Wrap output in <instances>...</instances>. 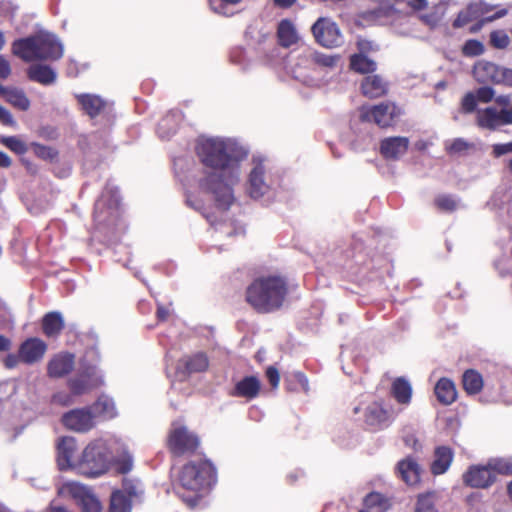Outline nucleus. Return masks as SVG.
<instances>
[{"label": "nucleus", "mask_w": 512, "mask_h": 512, "mask_svg": "<svg viewBox=\"0 0 512 512\" xmlns=\"http://www.w3.org/2000/svg\"><path fill=\"white\" fill-rule=\"evenodd\" d=\"M197 154L206 169L202 187L214 195L219 207L227 209L234 200L232 187L240 180V162L246 152L230 139L201 138Z\"/></svg>", "instance_id": "1"}, {"label": "nucleus", "mask_w": 512, "mask_h": 512, "mask_svg": "<svg viewBox=\"0 0 512 512\" xmlns=\"http://www.w3.org/2000/svg\"><path fill=\"white\" fill-rule=\"evenodd\" d=\"M112 461L119 463V470L122 473H127L132 469V457L126 448L123 447L121 455L116 458L108 450L105 442L97 440L84 449L81 458L77 461V469L83 475L97 477L106 471Z\"/></svg>", "instance_id": "2"}, {"label": "nucleus", "mask_w": 512, "mask_h": 512, "mask_svg": "<svg viewBox=\"0 0 512 512\" xmlns=\"http://www.w3.org/2000/svg\"><path fill=\"white\" fill-rule=\"evenodd\" d=\"M287 292V284L282 277H261L247 288L246 299L257 311L268 313L283 305Z\"/></svg>", "instance_id": "3"}, {"label": "nucleus", "mask_w": 512, "mask_h": 512, "mask_svg": "<svg viewBox=\"0 0 512 512\" xmlns=\"http://www.w3.org/2000/svg\"><path fill=\"white\" fill-rule=\"evenodd\" d=\"M12 53L25 62L34 60L55 61L63 56V45L54 34L40 32L14 41Z\"/></svg>", "instance_id": "4"}, {"label": "nucleus", "mask_w": 512, "mask_h": 512, "mask_svg": "<svg viewBox=\"0 0 512 512\" xmlns=\"http://www.w3.org/2000/svg\"><path fill=\"white\" fill-rule=\"evenodd\" d=\"M214 478L215 469L208 461L190 462L185 465L180 473L179 481L189 495L181 494L183 501L189 507H194L200 499V492L210 486Z\"/></svg>", "instance_id": "5"}, {"label": "nucleus", "mask_w": 512, "mask_h": 512, "mask_svg": "<svg viewBox=\"0 0 512 512\" xmlns=\"http://www.w3.org/2000/svg\"><path fill=\"white\" fill-rule=\"evenodd\" d=\"M199 445V439L185 426L173 424L168 436V448L175 456L191 453Z\"/></svg>", "instance_id": "6"}, {"label": "nucleus", "mask_w": 512, "mask_h": 512, "mask_svg": "<svg viewBox=\"0 0 512 512\" xmlns=\"http://www.w3.org/2000/svg\"><path fill=\"white\" fill-rule=\"evenodd\" d=\"M400 114V109L392 102L363 106L360 110V118L363 121L374 122L380 127L391 126Z\"/></svg>", "instance_id": "7"}, {"label": "nucleus", "mask_w": 512, "mask_h": 512, "mask_svg": "<svg viewBox=\"0 0 512 512\" xmlns=\"http://www.w3.org/2000/svg\"><path fill=\"white\" fill-rule=\"evenodd\" d=\"M316 42L325 48L338 47L343 37L338 25L330 18L320 17L311 27Z\"/></svg>", "instance_id": "8"}, {"label": "nucleus", "mask_w": 512, "mask_h": 512, "mask_svg": "<svg viewBox=\"0 0 512 512\" xmlns=\"http://www.w3.org/2000/svg\"><path fill=\"white\" fill-rule=\"evenodd\" d=\"M59 493H67L72 496L83 512L102 511V504L100 500L87 486L81 485L77 482H67L60 488Z\"/></svg>", "instance_id": "9"}, {"label": "nucleus", "mask_w": 512, "mask_h": 512, "mask_svg": "<svg viewBox=\"0 0 512 512\" xmlns=\"http://www.w3.org/2000/svg\"><path fill=\"white\" fill-rule=\"evenodd\" d=\"M475 79L480 83L512 85V70L500 67L492 62L480 61L473 69Z\"/></svg>", "instance_id": "10"}, {"label": "nucleus", "mask_w": 512, "mask_h": 512, "mask_svg": "<svg viewBox=\"0 0 512 512\" xmlns=\"http://www.w3.org/2000/svg\"><path fill=\"white\" fill-rule=\"evenodd\" d=\"M63 425L75 432H87L95 425L94 415L88 408L73 409L62 417Z\"/></svg>", "instance_id": "11"}, {"label": "nucleus", "mask_w": 512, "mask_h": 512, "mask_svg": "<svg viewBox=\"0 0 512 512\" xmlns=\"http://www.w3.org/2000/svg\"><path fill=\"white\" fill-rule=\"evenodd\" d=\"M103 383L102 374L95 366L87 368L75 378L69 380L73 394H84Z\"/></svg>", "instance_id": "12"}, {"label": "nucleus", "mask_w": 512, "mask_h": 512, "mask_svg": "<svg viewBox=\"0 0 512 512\" xmlns=\"http://www.w3.org/2000/svg\"><path fill=\"white\" fill-rule=\"evenodd\" d=\"M496 481V475L488 464L471 465L463 474V482L472 488L486 489Z\"/></svg>", "instance_id": "13"}, {"label": "nucleus", "mask_w": 512, "mask_h": 512, "mask_svg": "<svg viewBox=\"0 0 512 512\" xmlns=\"http://www.w3.org/2000/svg\"><path fill=\"white\" fill-rule=\"evenodd\" d=\"M477 121L483 128L494 129L500 125L512 124V112L509 109L499 111L495 108H486L478 111Z\"/></svg>", "instance_id": "14"}, {"label": "nucleus", "mask_w": 512, "mask_h": 512, "mask_svg": "<svg viewBox=\"0 0 512 512\" xmlns=\"http://www.w3.org/2000/svg\"><path fill=\"white\" fill-rule=\"evenodd\" d=\"M46 350V343L39 338H29L19 347L22 362L29 365L39 362L46 353Z\"/></svg>", "instance_id": "15"}, {"label": "nucleus", "mask_w": 512, "mask_h": 512, "mask_svg": "<svg viewBox=\"0 0 512 512\" xmlns=\"http://www.w3.org/2000/svg\"><path fill=\"white\" fill-rule=\"evenodd\" d=\"M74 364L73 354L58 353L48 361L47 374L50 378H62L73 370Z\"/></svg>", "instance_id": "16"}, {"label": "nucleus", "mask_w": 512, "mask_h": 512, "mask_svg": "<svg viewBox=\"0 0 512 512\" xmlns=\"http://www.w3.org/2000/svg\"><path fill=\"white\" fill-rule=\"evenodd\" d=\"M269 189L265 179V167L261 161L254 162V167L249 174L248 192L252 198L262 197Z\"/></svg>", "instance_id": "17"}, {"label": "nucleus", "mask_w": 512, "mask_h": 512, "mask_svg": "<svg viewBox=\"0 0 512 512\" xmlns=\"http://www.w3.org/2000/svg\"><path fill=\"white\" fill-rule=\"evenodd\" d=\"M76 441L72 437H63L57 444V464L60 470L77 468V462L73 461L76 451Z\"/></svg>", "instance_id": "18"}, {"label": "nucleus", "mask_w": 512, "mask_h": 512, "mask_svg": "<svg viewBox=\"0 0 512 512\" xmlns=\"http://www.w3.org/2000/svg\"><path fill=\"white\" fill-rule=\"evenodd\" d=\"M408 146L407 137H388L381 141L380 152L386 159L396 160L407 152Z\"/></svg>", "instance_id": "19"}, {"label": "nucleus", "mask_w": 512, "mask_h": 512, "mask_svg": "<svg viewBox=\"0 0 512 512\" xmlns=\"http://www.w3.org/2000/svg\"><path fill=\"white\" fill-rule=\"evenodd\" d=\"M365 423L373 428H380L389 421V413L380 402H373L365 409Z\"/></svg>", "instance_id": "20"}, {"label": "nucleus", "mask_w": 512, "mask_h": 512, "mask_svg": "<svg viewBox=\"0 0 512 512\" xmlns=\"http://www.w3.org/2000/svg\"><path fill=\"white\" fill-rule=\"evenodd\" d=\"M448 3L444 0L436 3L430 10L423 9L419 11V19L430 28L437 27L444 18Z\"/></svg>", "instance_id": "21"}, {"label": "nucleus", "mask_w": 512, "mask_h": 512, "mask_svg": "<svg viewBox=\"0 0 512 512\" xmlns=\"http://www.w3.org/2000/svg\"><path fill=\"white\" fill-rule=\"evenodd\" d=\"M361 89L366 97L378 98L386 94L387 84L380 76L370 75L362 81Z\"/></svg>", "instance_id": "22"}, {"label": "nucleus", "mask_w": 512, "mask_h": 512, "mask_svg": "<svg viewBox=\"0 0 512 512\" xmlns=\"http://www.w3.org/2000/svg\"><path fill=\"white\" fill-rule=\"evenodd\" d=\"M435 395L443 405L452 404L457 397L454 383L448 378H441L435 385Z\"/></svg>", "instance_id": "23"}, {"label": "nucleus", "mask_w": 512, "mask_h": 512, "mask_svg": "<svg viewBox=\"0 0 512 512\" xmlns=\"http://www.w3.org/2000/svg\"><path fill=\"white\" fill-rule=\"evenodd\" d=\"M277 35L280 45L285 48L292 46L299 40V35L294 24L287 19L279 23Z\"/></svg>", "instance_id": "24"}, {"label": "nucleus", "mask_w": 512, "mask_h": 512, "mask_svg": "<svg viewBox=\"0 0 512 512\" xmlns=\"http://www.w3.org/2000/svg\"><path fill=\"white\" fill-rule=\"evenodd\" d=\"M260 390V382L256 377H245L239 381L233 391L234 396L245 397L248 399L258 395Z\"/></svg>", "instance_id": "25"}, {"label": "nucleus", "mask_w": 512, "mask_h": 512, "mask_svg": "<svg viewBox=\"0 0 512 512\" xmlns=\"http://www.w3.org/2000/svg\"><path fill=\"white\" fill-rule=\"evenodd\" d=\"M398 472L408 485H415L419 482L420 472L418 464L410 459H404L398 463L397 466Z\"/></svg>", "instance_id": "26"}, {"label": "nucleus", "mask_w": 512, "mask_h": 512, "mask_svg": "<svg viewBox=\"0 0 512 512\" xmlns=\"http://www.w3.org/2000/svg\"><path fill=\"white\" fill-rule=\"evenodd\" d=\"M482 5L478 4V2H472L463 10H461L456 19L453 22V27L460 28L472 22L474 20H478L482 17Z\"/></svg>", "instance_id": "27"}, {"label": "nucleus", "mask_w": 512, "mask_h": 512, "mask_svg": "<svg viewBox=\"0 0 512 512\" xmlns=\"http://www.w3.org/2000/svg\"><path fill=\"white\" fill-rule=\"evenodd\" d=\"M82 109L90 116L95 117L105 108L106 102L97 95L83 94L78 96Z\"/></svg>", "instance_id": "28"}, {"label": "nucleus", "mask_w": 512, "mask_h": 512, "mask_svg": "<svg viewBox=\"0 0 512 512\" xmlns=\"http://www.w3.org/2000/svg\"><path fill=\"white\" fill-rule=\"evenodd\" d=\"M29 78L33 81L39 82L43 85H49L55 82V71L46 65L35 64L28 70Z\"/></svg>", "instance_id": "29"}, {"label": "nucleus", "mask_w": 512, "mask_h": 512, "mask_svg": "<svg viewBox=\"0 0 512 512\" xmlns=\"http://www.w3.org/2000/svg\"><path fill=\"white\" fill-rule=\"evenodd\" d=\"M453 459L450 448L442 446L435 450V459L432 463V472L434 474H443L449 468Z\"/></svg>", "instance_id": "30"}, {"label": "nucleus", "mask_w": 512, "mask_h": 512, "mask_svg": "<svg viewBox=\"0 0 512 512\" xmlns=\"http://www.w3.org/2000/svg\"><path fill=\"white\" fill-rule=\"evenodd\" d=\"M43 331L46 336H57L64 327V320L59 312H50L46 314L42 321Z\"/></svg>", "instance_id": "31"}, {"label": "nucleus", "mask_w": 512, "mask_h": 512, "mask_svg": "<svg viewBox=\"0 0 512 512\" xmlns=\"http://www.w3.org/2000/svg\"><path fill=\"white\" fill-rule=\"evenodd\" d=\"M462 382L464 390L470 395L478 394L483 388L481 374L473 369L464 372Z\"/></svg>", "instance_id": "32"}, {"label": "nucleus", "mask_w": 512, "mask_h": 512, "mask_svg": "<svg viewBox=\"0 0 512 512\" xmlns=\"http://www.w3.org/2000/svg\"><path fill=\"white\" fill-rule=\"evenodd\" d=\"M365 509L360 512H385L388 509L387 500L379 493H370L364 500Z\"/></svg>", "instance_id": "33"}, {"label": "nucleus", "mask_w": 512, "mask_h": 512, "mask_svg": "<svg viewBox=\"0 0 512 512\" xmlns=\"http://www.w3.org/2000/svg\"><path fill=\"white\" fill-rule=\"evenodd\" d=\"M392 393L398 402L406 404L411 399V385L405 379L398 378L392 385Z\"/></svg>", "instance_id": "34"}, {"label": "nucleus", "mask_w": 512, "mask_h": 512, "mask_svg": "<svg viewBox=\"0 0 512 512\" xmlns=\"http://www.w3.org/2000/svg\"><path fill=\"white\" fill-rule=\"evenodd\" d=\"M6 100L14 107L26 111L30 107V101L25 93L18 89H8L3 93Z\"/></svg>", "instance_id": "35"}, {"label": "nucleus", "mask_w": 512, "mask_h": 512, "mask_svg": "<svg viewBox=\"0 0 512 512\" xmlns=\"http://www.w3.org/2000/svg\"><path fill=\"white\" fill-rule=\"evenodd\" d=\"M351 68L359 73H370L375 71L376 63L362 54H355L350 59Z\"/></svg>", "instance_id": "36"}, {"label": "nucleus", "mask_w": 512, "mask_h": 512, "mask_svg": "<svg viewBox=\"0 0 512 512\" xmlns=\"http://www.w3.org/2000/svg\"><path fill=\"white\" fill-rule=\"evenodd\" d=\"M181 362L189 373L202 372L208 367V359L204 353H197L192 357L183 358Z\"/></svg>", "instance_id": "37"}, {"label": "nucleus", "mask_w": 512, "mask_h": 512, "mask_svg": "<svg viewBox=\"0 0 512 512\" xmlns=\"http://www.w3.org/2000/svg\"><path fill=\"white\" fill-rule=\"evenodd\" d=\"M131 503L124 492L115 491L111 495L109 512H130Z\"/></svg>", "instance_id": "38"}, {"label": "nucleus", "mask_w": 512, "mask_h": 512, "mask_svg": "<svg viewBox=\"0 0 512 512\" xmlns=\"http://www.w3.org/2000/svg\"><path fill=\"white\" fill-rule=\"evenodd\" d=\"M487 464L495 475H512V459L510 458H492Z\"/></svg>", "instance_id": "39"}, {"label": "nucleus", "mask_w": 512, "mask_h": 512, "mask_svg": "<svg viewBox=\"0 0 512 512\" xmlns=\"http://www.w3.org/2000/svg\"><path fill=\"white\" fill-rule=\"evenodd\" d=\"M415 512H438L434 505V496L431 493L418 496Z\"/></svg>", "instance_id": "40"}, {"label": "nucleus", "mask_w": 512, "mask_h": 512, "mask_svg": "<svg viewBox=\"0 0 512 512\" xmlns=\"http://www.w3.org/2000/svg\"><path fill=\"white\" fill-rule=\"evenodd\" d=\"M310 57L315 64L328 68L335 67L340 59L339 56L328 55L321 52H313Z\"/></svg>", "instance_id": "41"}, {"label": "nucleus", "mask_w": 512, "mask_h": 512, "mask_svg": "<svg viewBox=\"0 0 512 512\" xmlns=\"http://www.w3.org/2000/svg\"><path fill=\"white\" fill-rule=\"evenodd\" d=\"M95 409L103 413L106 417H113L116 414L114 402L106 397L99 398L95 403Z\"/></svg>", "instance_id": "42"}, {"label": "nucleus", "mask_w": 512, "mask_h": 512, "mask_svg": "<svg viewBox=\"0 0 512 512\" xmlns=\"http://www.w3.org/2000/svg\"><path fill=\"white\" fill-rule=\"evenodd\" d=\"M1 142L17 154H24L27 150L25 143L15 136L3 137Z\"/></svg>", "instance_id": "43"}, {"label": "nucleus", "mask_w": 512, "mask_h": 512, "mask_svg": "<svg viewBox=\"0 0 512 512\" xmlns=\"http://www.w3.org/2000/svg\"><path fill=\"white\" fill-rule=\"evenodd\" d=\"M462 51L466 56H478L484 52V45L478 40H468L464 44Z\"/></svg>", "instance_id": "44"}, {"label": "nucleus", "mask_w": 512, "mask_h": 512, "mask_svg": "<svg viewBox=\"0 0 512 512\" xmlns=\"http://www.w3.org/2000/svg\"><path fill=\"white\" fill-rule=\"evenodd\" d=\"M436 206L443 211H453L457 208V201L448 195H440L435 199Z\"/></svg>", "instance_id": "45"}, {"label": "nucleus", "mask_w": 512, "mask_h": 512, "mask_svg": "<svg viewBox=\"0 0 512 512\" xmlns=\"http://www.w3.org/2000/svg\"><path fill=\"white\" fill-rule=\"evenodd\" d=\"M490 40L492 45L499 49L506 48L510 42L508 35L501 30L493 31L490 34Z\"/></svg>", "instance_id": "46"}, {"label": "nucleus", "mask_w": 512, "mask_h": 512, "mask_svg": "<svg viewBox=\"0 0 512 512\" xmlns=\"http://www.w3.org/2000/svg\"><path fill=\"white\" fill-rule=\"evenodd\" d=\"M470 144L462 138H456L449 144H446V149L450 154H460L470 148Z\"/></svg>", "instance_id": "47"}, {"label": "nucleus", "mask_w": 512, "mask_h": 512, "mask_svg": "<svg viewBox=\"0 0 512 512\" xmlns=\"http://www.w3.org/2000/svg\"><path fill=\"white\" fill-rule=\"evenodd\" d=\"M129 497H138L142 494L141 485L133 480L125 479L123 482V491Z\"/></svg>", "instance_id": "48"}, {"label": "nucleus", "mask_w": 512, "mask_h": 512, "mask_svg": "<svg viewBox=\"0 0 512 512\" xmlns=\"http://www.w3.org/2000/svg\"><path fill=\"white\" fill-rule=\"evenodd\" d=\"M477 98L475 93L469 92L462 99V110L465 113H471L475 110L477 105Z\"/></svg>", "instance_id": "49"}, {"label": "nucleus", "mask_w": 512, "mask_h": 512, "mask_svg": "<svg viewBox=\"0 0 512 512\" xmlns=\"http://www.w3.org/2000/svg\"><path fill=\"white\" fill-rule=\"evenodd\" d=\"M172 122V117L167 116L163 118L158 124V134L162 138H169L172 134L175 133V127H171L169 131H166V128Z\"/></svg>", "instance_id": "50"}, {"label": "nucleus", "mask_w": 512, "mask_h": 512, "mask_svg": "<svg viewBox=\"0 0 512 512\" xmlns=\"http://www.w3.org/2000/svg\"><path fill=\"white\" fill-rule=\"evenodd\" d=\"M475 95L478 101L488 103L493 99L495 92L492 88L484 86L477 89Z\"/></svg>", "instance_id": "51"}, {"label": "nucleus", "mask_w": 512, "mask_h": 512, "mask_svg": "<svg viewBox=\"0 0 512 512\" xmlns=\"http://www.w3.org/2000/svg\"><path fill=\"white\" fill-rule=\"evenodd\" d=\"M52 401L56 404H60L63 406L70 405L73 402L72 396L65 392H58L54 394L52 397Z\"/></svg>", "instance_id": "52"}, {"label": "nucleus", "mask_w": 512, "mask_h": 512, "mask_svg": "<svg viewBox=\"0 0 512 512\" xmlns=\"http://www.w3.org/2000/svg\"><path fill=\"white\" fill-rule=\"evenodd\" d=\"M512 152V141L504 144H495L493 146V153L495 156L499 157L504 154H508Z\"/></svg>", "instance_id": "53"}, {"label": "nucleus", "mask_w": 512, "mask_h": 512, "mask_svg": "<svg viewBox=\"0 0 512 512\" xmlns=\"http://www.w3.org/2000/svg\"><path fill=\"white\" fill-rule=\"evenodd\" d=\"M266 376H267L270 384L272 385V387H274V388L278 387L279 382H280V376H279V372L276 368L269 367L266 371Z\"/></svg>", "instance_id": "54"}, {"label": "nucleus", "mask_w": 512, "mask_h": 512, "mask_svg": "<svg viewBox=\"0 0 512 512\" xmlns=\"http://www.w3.org/2000/svg\"><path fill=\"white\" fill-rule=\"evenodd\" d=\"M22 362L20 353L18 352V355L16 354H8L4 358V365L8 369H13L18 366V364Z\"/></svg>", "instance_id": "55"}, {"label": "nucleus", "mask_w": 512, "mask_h": 512, "mask_svg": "<svg viewBox=\"0 0 512 512\" xmlns=\"http://www.w3.org/2000/svg\"><path fill=\"white\" fill-rule=\"evenodd\" d=\"M10 74V63L2 55H0V78L6 79L10 76Z\"/></svg>", "instance_id": "56"}, {"label": "nucleus", "mask_w": 512, "mask_h": 512, "mask_svg": "<svg viewBox=\"0 0 512 512\" xmlns=\"http://www.w3.org/2000/svg\"><path fill=\"white\" fill-rule=\"evenodd\" d=\"M0 121L5 125H15V121L11 113L0 105Z\"/></svg>", "instance_id": "57"}, {"label": "nucleus", "mask_w": 512, "mask_h": 512, "mask_svg": "<svg viewBox=\"0 0 512 512\" xmlns=\"http://www.w3.org/2000/svg\"><path fill=\"white\" fill-rule=\"evenodd\" d=\"M357 47L360 51L359 54H362V55L375 49L374 44L371 41H368L365 39H359L357 41Z\"/></svg>", "instance_id": "58"}, {"label": "nucleus", "mask_w": 512, "mask_h": 512, "mask_svg": "<svg viewBox=\"0 0 512 512\" xmlns=\"http://www.w3.org/2000/svg\"><path fill=\"white\" fill-rule=\"evenodd\" d=\"M428 5L427 0H412L411 6L414 10L421 11L425 9Z\"/></svg>", "instance_id": "59"}, {"label": "nucleus", "mask_w": 512, "mask_h": 512, "mask_svg": "<svg viewBox=\"0 0 512 512\" xmlns=\"http://www.w3.org/2000/svg\"><path fill=\"white\" fill-rule=\"evenodd\" d=\"M169 316V310L163 305H158L157 308V317L160 320H166Z\"/></svg>", "instance_id": "60"}, {"label": "nucleus", "mask_w": 512, "mask_h": 512, "mask_svg": "<svg viewBox=\"0 0 512 512\" xmlns=\"http://www.w3.org/2000/svg\"><path fill=\"white\" fill-rule=\"evenodd\" d=\"M11 163V158L6 153L0 151V167L7 168Z\"/></svg>", "instance_id": "61"}, {"label": "nucleus", "mask_w": 512, "mask_h": 512, "mask_svg": "<svg viewBox=\"0 0 512 512\" xmlns=\"http://www.w3.org/2000/svg\"><path fill=\"white\" fill-rule=\"evenodd\" d=\"M11 347V341L10 339L6 338L3 335H0V352L1 351H7Z\"/></svg>", "instance_id": "62"}, {"label": "nucleus", "mask_w": 512, "mask_h": 512, "mask_svg": "<svg viewBox=\"0 0 512 512\" xmlns=\"http://www.w3.org/2000/svg\"><path fill=\"white\" fill-rule=\"evenodd\" d=\"M296 2V0H274V3L282 8H287L293 5Z\"/></svg>", "instance_id": "63"}, {"label": "nucleus", "mask_w": 512, "mask_h": 512, "mask_svg": "<svg viewBox=\"0 0 512 512\" xmlns=\"http://www.w3.org/2000/svg\"><path fill=\"white\" fill-rule=\"evenodd\" d=\"M496 102L502 106H508L510 104V97L507 95H501L496 98Z\"/></svg>", "instance_id": "64"}]
</instances>
